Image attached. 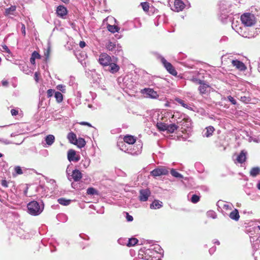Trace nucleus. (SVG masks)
<instances>
[{
  "label": "nucleus",
  "mask_w": 260,
  "mask_h": 260,
  "mask_svg": "<svg viewBox=\"0 0 260 260\" xmlns=\"http://www.w3.org/2000/svg\"><path fill=\"white\" fill-rule=\"evenodd\" d=\"M228 100L233 105H236L237 101L231 95H229L227 96Z\"/></svg>",
  "instance_id": "50"
},
{
  "label": "nucleus",
  "mask_w": 260,
  "mask_h": 260,
  "mask_svg": "<svg viewBox=\"0 0 260 260\" xmlns=\"http://www.w3.org/2000/svg\"><path fill=\"white\" fill-rule=\"evenodd\" d=\"M27 212L29 214L37 216L43 212L44 205L42 202L39 203L36 201H33L27 204Z\"/></svg>",
  "instance_id": "3"
},
{
  "label": "nucleus",
  "mask_w": 260,
  "mask_h": 260,
  "mask_svg": "<svg viewBox=\"0 0 260 260\" xmlns=\"http://www.w3.org/2000/svg\"><path fill=\"white\" fill-rule=\"evenodd\" d=\"M151 243L152 241L147 242V244H149ZM163 253L164 250L158 244H146L139 250V256L146 260H161Z\"/></svg>",
  "instance_id": "1"
},
{
  "label": "nucleus",
  "mask_w": 260,
  "mask_h": 260,
  "mask_svg": "<svg viewBox=\"0 0 260 260\" xmlns=\"http://www.w3.org/2000/svg\"><path fill=\"white\" fill-rule=\"evenodd\" d=\"M138 242V240L135 238H129L127 240L126 245L128 247L135 245Z\"/></svg>",
  "instance_id": "35"
},
{
  "label": "nucleus",
  "mask_w": 260,
  "mask_h": 260,
  "mask_svg": "<svg viewBox=\"0 0 260 260\" xmlns=\"http://www.w3.org/2000/svg\"><path fill=\"white\" fill-rule=\"evenodd\" d=\"M242 23L246 26H251L255 23V17L253 14L246 13L241 16Z\"/></svg>",
  "instance_id": "5"
},
{
  "label": "nucleus",
  "mask_w": 260,
  "mask_h": 260,
  "mask_svg": "<svg viewBox=\"0 0 260 260\" xmlns=\"http://www.w3.org/2000/svg\"><path fill=\"white\" fill-rule=\"evenodd\" d=\"M143 93L151 99H155L158 97V94L157 92L154 91L153 89L145 88L143 90Z\"/></svg>",
  "instance_id": "14"
},
{
  "label": "nucleus",
  "mask_w": 260,
  "mask_h": 260,
  "mask_svg": "<svg viewBox=\"0 0 260 260\" xmlns=\"http://www.w3.org/2000/svg\"><path fill=\"white\" fill-rule=\"evenodd\" d=\"M21 32L23 36H25V27L24 24H21Z\"/></svg>",
  "instance_id": "62"
},
{
  "label": "nucleus",
  "mask_w": 260,
  "mask_h": 260,
  "mask_svg": "<svg viewBox=\"0 0 260 260\" xmlns=\"http://www.w3.org/2000/svg\"><path fill=\"white\" fill-rule=\"evenodd\" d=\"M46 144L43 145V146L47 147L51 146L55 141V137L53 135H48L45 138Z\"/></svg>",
  "instance_id": "16"
},
{
  "label": "nucleus",
  "mask_w": 260,
  "mask_h": 260,
  "mask_svg": "<svg viewBox=\"0 0 260 260\" xmlns=\"http://www.w3.org/2000/svg\"><path fill=\"white\" fill-rule=\"evenodd\" d=\"M125 214H126V220L128 222H131L133 220L134 218H133V217L129 215L127 212H125Z\"/></svg>",
  "instance_id": "55"
},
{
  "label": "nucleus",
  "mask_w": 260,
  "mask_h": 260,
  "mask_svg": "<svg viewBox=\"0 0 260 260\" xmlns=\"http://www.w3.org/2000/svg\"><path fill=\"white\" fill-rule=\"evenodd\" d=\"M16 10V7L15 6H11V7L7 8L6 9V13L7 14H11L12 12H14Z\"/></svg>",
  "instance_id": "47"
},
{
  "label": "nucleus",
  "mask_w": 260,
  "mask_h": 260,
  "mask_svg": "<svg viewBox=\"0 0 260 260\" xmlns=\"http://www.w3.org/2000/svg\"><path fill=\"white\" fill-rule=\"evenodd\" d=\"M216 250V247L215 246H213L210 248L209 250V252L210 255H212Z\"/></svg>",
  "instance_id": "58"
},
{
  "label": "nucleus",
  "mask_w": 260,
  "mask_h": 260,
  "mask_svg": "<svg viewBox=\"0 0 260 260\" xmlns=\"http://www.w3.org/2000/svg\"><path fill=\"white\" fill-rule=\"evenodd\" d=\"M123 141L127 144L126 145H130L135 144L136 141V138L132 135H126L124 137Z\"/></svg>",
  "instance_id": "21"
},
{
  "label": "nucleus",
  "mask_w": 260,
  "mask_h": 260,
  "mask_svg": "<svg viewBox=\"0 0 260 260\" xmlns=\"http://www.w3.org/2000/svg\"><path fill=\"white\" fill-rule=\"evenodd\" d=\"M8 182L6 180H2L1 184L3 187H4L5 188L8 187Z\"/></svg>",
  "instance_id": "61"
},
{
  "label": "nucleus",
  "mask_w": 260,
  "mask_h": 260,
  "mask_svg": "<svg viewBox=\"0 0 260 260\" xmlns=\"http://www.w3.org/2000/svg\"><path fill=\"white\" fill-rule=\"evenodd\" d=\"M178 126L175 123L168 124L167 131L170 133H173L175 131L177 130Z\"/></svg>",
  "instance_id": "33"
},
{
  "label": "nucleus",
  "mask_w": 260,
  "mask_h": 260,
  "mask_svg": "<svg viewBox=\"0 0 260 260\" xmlns=\"http://www.w3.org/2000/svg\"><path fill=\"white\" fill-rule=\"evenodd\" d=\"M156 56L158 59L160 60L164 67L170 74L174 76L177 75V71L170 62L167 61L162 55L158 53H156Z\"/></svg>",
  "instance_id": "4"
},
{
  "label": "nucleus",
  "mask_w": 260,
  "mask_h": 260,
  "mask_svg": "<svg viewBox=\"0 0 260 260\" xmlns=\"http://www.w3.org/2000/svg\"><path fill=\"white\" fill-rule=\"evenodd\" d=\"M111 61H112L111 57L107 53H102L99 56V62L104 67H108Z\"/></svg>",
  "instance_id": "8"
},
{
  "label": "nucleus",
  "mask_w": 260,
  "mask_h": 260,
  "mask_svg": "<svg viewBox=\"0 0 260 260\" xmlns=\"http://www.w3.org/2000/svg\"><path fill=\"white\" fill-rule=\"evenodd\" d=\"M198 90L200 93L202 95L207 94L210 92V86L207 84L205 81H203L202 83L200 84Z\"/></svg>",
  "instance_id": "11"
},
{
  "label": "nucleus",
  "mask_w": 260,
  "mask_h": 260,
  "mask_svg": "<svg viewBox=\"0 0 260 260\" xmlns=\"http://www.w3.org/2000/svg\"><path fill=\"white\" fill-rule=\"evenodd\" d=\"M150 195L151 192L149 189H142L139 191V200L141 202H146Z\"/></svg>",
  "instance_id": "9"
},
{
  "label": "nucleus",
  "mask_w": 260,
  "mask_h": 260,
  "mask_svg": "<svg viewBox=\"0 0 260 260\" xmlns=\"http://www.w3.org/2000/svg\"><path fill=\"white\" fill-rule=\"evenodd\" d=\"M2 84L4 86H7L8 85V82L7 80H3Z\"/></svg>",
  "instance_id": "64"
},
{
  "label": "nucleus",
  "mask_w": 260,
  "mask_h": 260,
  "mask_svg": "<svg viewBox=\"0 0 260 260\" xmlns=\"http://www.w3.org/2000/svg\"><path fill=\"white\" fill-rule=\"evenodd\" d=\"M191 119L188 116L186 115V117H185V119L182 120L180 125L184 126V129L188 128L191 126Z\"/></svg>",
  "instance_id": "25"
},
{
  "label": "nucleus",
  "mask_w": 260,
  "mask_h": 260,
  "mask_svg": "<svg viewBox=\"0 0 260 260\" xmlns=\"http://www.w3.org/2000/svg\"><path fill=\"white\" fill-rule=\"evenodd\" d=\"M232 64L241 71H244L246 69V67L245 64L238 60H233L232 61Z\"/></svg>",
  "instance_id": "15"
},
{
  "label": "nucleus",
  "mask_w": 260,
  "mask_h": 260,
  "mask_svg": "<svg viewBox=\"0 0 260 260\" xmlns=\"http://www.w3.org/2000/svg\"><path fill=\"white\" fill-rule=\"evenodd\" d=\"M260 173V167H255L251 168L250 171V175L255 177Z\"/></svg>",
  "instance_id": "29"
},
{
  "label": "nucleus",
  "mask_w": 260,
  "mask_h": 260,
  "mask_svg": "<svg viewBox=\"0 0 260 260\" xmlns=\"http://www.w3.org/2000/svg\"><path fill=\"white\" fill-rule=\"evenodd\" d=\"M68 159L70 162H78L80 159V156L76 153V151L70 149L68 151Z\"/></svg>",
  "instance_id": "10"
},
{
  "label": "nucleus",
  "mask_w": 260,
  "mask_h": 260,
  "mask_svg": "<svg viewBox=\"0 0 260 260\" xmlns=\"http://www.w3.org/2000/svg\"><path fill=\"white\" fill-rule=\"evenodd\" d=\"M55 90H53V89H48L47 91V97L48 98H50L51 97L53 93H55Z\"/></svg>",
  "instance_id": "54"
},
{
  "label": "nucleus",
  "mask_w": 260,
  "mask_h": 260,
  "mask_svg": "<svg viewBox=\"0 0 260 260\" xmlns=\"http://www.w3.org/2000/svg\"><path fill=\"white\" fill-rule=\"evenodd\" d=\"M40 153L42 155H43L45 157L47 156L49 154L48 150H47L46 149L42 150V151H40Z\"/></svg>",
  "instance_id": "56"
},
{
  "label": "nucleus",
  "mask_w": 260,
  "mask_h": 260,
  "mask_svg": "<svg viewBox=\"0 0 260 260\" xmlns=\"http://www.w3.org/2000/svg\"><path fill=\"white\" fill-rule=\"evenodd\" d=\"M247 152L245 150L241 151L240 154L237 156V160L240 164H242L245 161L246 159Z\"/></svg>",
  "instance_id": "22"
},
{
  "label": "nucleus",
  "mask_w": 260,
  "mask_h": 260,
  "mask_svg": "<svg viewBox=\"0 0 260 260\" xmlns=\"http://www.w3.org/2000/svg\"><path fill=\"white\" fill-rule=\"evenodd\" d=\"M162 206V203L157 200H155L150 205V208L153 209H157L160 208Z\"/></svg>",
  "instance_id": "27"
},
{
  "label": "nucleus",
  "mask_w": 260,
  "mask_h": 260,
  "mask_svg": "<svg viewBox=\"0 0 260 260\" xmlns=\"http://www.w3.org/2000/svg\"><path fill=\"white\" fill-rule=\"evenodd\" d=\"M167 124L161 122H158L156 124V126L157 128L160 131H166L167 129Z\"/></svg>",
  "instance_id": "34"
},
{
  "label": "nucleus",
  "mask_w": 260,
  "mask_h": 260,
  "mask_svg": "<svg viewBox=\"0 0 260 260\" xmlns=\"http://www.w3.org/2000/svg\"><path fill=\"white\" fill-rule=\"evenodd\" d=\"M107 29L111 32L115 33L118 32L120 28L117 26L108 24L107 26Z\"/></svg>",
  "instance_id": "36"
},
{
  "label": "nucleus",
  "mask_w": 260,
  "mask_h": 260,
  "mask_svg": "<svg viewBox=\"0 0 260 260\" xmlns=\"http://www.w3.org/2000/svg\"><path fill=\"white\" fill-rule=\"evenodd\" d=\"M54 97L56 99V100L57 103H60L63 100V95L59 91L55 92Z\"/></svg>",
  "instance_id": "37"
},
{
  "label": "nucleus",
  "mask_w": 260,
  "mask_h": 260,
  "mask_svg": "<svg viewBox=\"0 0 260 260\" xmlns=\"http://www.w3.org/2000/svg\"><path fill=\"white\" fill-rule=\"evenodd\" d=\"M169 173L168 169L163 166L158 167L153 170L150 172V174L154 177L160 176L161 175H166Z\"/></svg>",
  "instance_id": "7"
},
{
  "label": "nucleus",
  "mask_w": 260,
  "mask_h": 260,
  "mask_svg": "<svg viewBox=\"0 0 260 260\" xmlns=\"http://www.w3.org/2000/svg\"><path fill=\"white\" fill-rule=\"evenodd\" d=\"M229 217L231 219L233 220H234L235 221H238L240 218V215L238 210L236 209H235V210H234L230 213Z\"/></svg>",
  "instance_id": "26"
},
{
  "label": "nucleus",
  "mask_w": 260,
  "mask_h": 260,
  "mask_svg": "<svg viewBox=\"0 0 260 260\" xmlns=\"http://www.w3.org/2000/svg\"><path fill=\"white\" fill-rule=\"evenodd\" d=\"M108 67V69L107 70L112 74L117 73L120 69L118 65L114 62H112V61L110 62Z\"/></svg>",
  "instance_id": "18"
},
{
  "label": "nucleus",
  "mask_w": 260,
  "mask_h": 260,
  "mask_svg": "<svg viewBox=\"0 0 260 260\" xmlns=\"http://www.w3.org/2000/svg\"><path fill=\"white\" fill-rule=\"evenodd\" d=\"M90 160L89 158H84V159L82 160L80 164V167L82 168H87L90 165Z\"/></svg>",
  "instance_id": "32"
},
{
  "label": "nucleus",
  "mask_w": 260,
  "mask_h": 260,
  "mask_svg": "<svg viewBox=\"0 0 260 260\" xmlns=\"http://www.w3.org/2000/svg\"><path fill=\"white\" fill-rule=\"evenodd\" d=\"M232 27L233 29H234L236 32H239L238 29L239 28L240 29L241 27L240 26H237V25L234 24V23H232Z\"/></svg>",
  "instance_id": "59"
},
{
  "label": "nucleus",
  "mask_w": 260,
  "mask_h": 260,
  "mask_svg": "<svg viewBox=\"0 0 260 260\" xmlns=\"http://www.w3.org/2000/svg\"><path fill=\"white\" fill-rule=\"evenodd\" d=\"M0 142L4 144H6V145H8V144H13V143L7 139H0Z\"/></svg>",
  "instance_id": "51"
},
{
  "label": "nucleus",
  "mask_w": 260,
  "mask_h": 260,
  "mask_svg": "<svg viewBox=\"0 0 260 260\" xmlns=\"http://www.w3.org/2000/svg\"><path fill=\"white\" fill-rule=\"evenodd\" d=\"M57 219L62 222H66L68 220V217L64 214H59L57 216Z\"/></svg>",
  "instance_id": "40"
},
{
  "label": "nucleus",
  "mask_w": 260,
  "mask_h": 260,
  "mask_svg": "<svg viewBox=\"0 0 260 260\" xmlns=\"http://www.w3.org/2000/svg\"><path fill=\"white\" fill-rule=\"evenodd\" d=\"M207 216L209 217H211L213 219H215L217 217L216 213L213 211H209L207 212Z\"/></svg>",
  "instance_id": "46"
},
{
  "label": "nucleus",
  "mask_w": 260,
  "mask_h": 260,
  "mask_svg": "<svg viewBox=\"0 0 260 260\" xmlns=\"http://www.w3.org/2000/svg\"><path fill=\"white\" fill-rule=\"evenodd\" d=\"M253 227H249L246 229V233L249 234V237L251 238L252 235H254V233L253 232V231H254Z\"/></svg>",
  "instance_id": "48"
},
{
  "label": "nucleus",
  "mask_w": 260,
  "mask_h": 260,
  "mask_svg": "<svg viewBox=\"0 0 260 260\" xmlns=\"http://www.w3.org/2000/svg\"><path fill=\"white\" fill-rule=\"evenodd\" d=\"M72 177L75 182H77L81 179L82 174L79 170L75 169L72 171Z\"/></svg>",
  "instance_id": "20"
},
{
  "label": "nucleus",
  "mask_w": 260,
  "mask_h": 260,
  "mask_svg": "<svg viewBox=\"0 0 260 260\" xmlns=\"http://www.w3.org/2000/svg\"><path fill=\"white\" fill-rule=\"evenodd\" d=\"M71 201H72L71 200L66 199L63 198H60L57 200L58 203L59 204L63 205V206H68V205H70V203H71Z\"/></svg>",
  "instance_id": "31"
},
{
  "label": "nucleus",
  "mask_w": 260,
  "mask_h": 260,
  "mask_svg": "<svg viewBox=\"0 0 260 260\" xmlns=\"http://www.w3.org/2000/svg\"><path fill=\"white\" fill-rule=\"evenodd\" d=\"M122 81L123 82V88H126L128 89H132L133 87V83L132 80L129 79L127 77H124L122 79Z\"/></svg>",
  "instance_id": "23"
},
{
  "label": "nucleus",
  "mask_w": 260,
  "mask_h": 260,
  "mask_svg": "<svg viewBox=\"0 0 260 260\" xmlns=\"http://www.w3.org/2000/svg\"><path fill=\"white\" fill-rule=\"evenodd\" d=\"M86 144V142L84 139L82 138H79L77 140H76L75 143L74 145L77 146L78 147L81 148L85 146Z\"/></svg>",
  "instance_id": "28"
},
{
  "label": "nucleus",
  "mask_w": 260,
  "mask_h": 260,
  "mask_svg": "<svg viewBox=\"0 0 260 260\" xmlns=\"http://www.w3.org/2000/svg\"><path fill=\"white\" fill-rule=\"evenodd\" d=\"M86 46V43L84 42V41H80V43H79V46L81 48H83L84 47H85Z\"/></svg>",
  "instance_id": "63"
},
{
  "label": "nucleus",
  "mask_w": 260,
  "mask_h": 260,
  "mask_svg": "<svg viewBox=\"0 0 260 260\" xmlns=\"http://www.w3.org/2000/svg\"><path fill=\"white\" fill-rule=\"evenodd\" d=\"M79 237L81 239L85 240H88L89 239V237L87 235H86V234H80L79 235Z\"/></svg>",
  "instance_id": "57"
},
{
  "label": "nucleus",
  "mask_w": 260,
  "mask_h": 260,
  "mask_svg": "<svg viewBox=\"0 0 260 260\" xmlns=\"http://www.w3.org/2000/svg\"><path fill=\"white\" fill-rule=\"evenodd\" d=\"M87 194L88 195L98 194V191L93 187H89L87 189Z\"/></svg>",
  "instance_id": "41"
},
{
  "label": "nucleus",
  "mask_w": 260,
  "mask_h": 260,
  "mask_svg": "<svg viewBox=\"0 0 260 260\" xmlns=\"http://www.w3.org/2000/svg\"><path fill=\"white\" fill-rule=\"evenodd\" d=\"M217 206L219 208H222L223 209L228 210H231L233 206L231 203H226L223 201L219 200L217 203Z\"/></svg>",
  "instance_id": "17"
},
{
  "label": "nucleus",
  "mask_w": 260,
  "mask_h": 260,
  "mask_svg": "<svg viewBox=\"0 0 260 260\" xmlns=\"http://www.w3.org/2000/svg\"><path fill=\"white\" fill-rule=\"evenodd\" d=\"M193 83H195L196 84H200L201 83H202V82L203 80L199 79L198 77L197 76H193L191 80H190Z\"/></svg>",
  "instance_id": "44"
},
{
  "label": "nucleus",
  "mask_w": 260,
  "mask_h": 260,
  "mask_svg": "<svg viewBox=\"0 0 260 260\" xmlns=\"http://www.w3.org/2000/svg\"><path fill=\"white\" fill-rule=\"evenodd\" d=\"M239 99L241 102L246 104L248 103L251 101L250 98L246 95L241 96Z\"/></svg>",
  "instance_id": "42"
},
{
  "label": "nucleus",
  "mask_w": 260,
  "mask_h": 260,
  "mask_svg": "<svg viewBox=\"0 0 260 260\" xmlns=\"http://www.w3.org/2000/svg\"><path fill=\"white\" fill-rule=\"evenodd\" d=\"M23 174V171L20 166H16L14 167V172L13 173L14 176L21 175Z\"/></svg>",
  "instance_id": "39"
},
{
  "label": "nucleus",
  "mask_w": 260,
  "mask_h": 260,
  "mask_svg": "<svg viewBox=\"0 0 260 260\" xmlns=\"http://www.w3.org/2000/svg\"><path fill=\"white\" fill-rule=\"evenodd\" d=\"M175 101L178 104H180L183 107H187V104L185 103L184 101L179 98H176Z\"/></svg>",
  "instance_id": "45"
},
{
  "label": "nucleus",
  "mask_w": 260,
  "mask_h": 260,
  "mask_svg": "<svg viewBox=\"0 0 260 260\" xmlns=\"http://www.w3.org/2000/svg\"><path fill=\"white\" fill-rule=\"evenodd\" d=\"M118 145L121 150L133 155H138L140 154L142 148V144L141 142L130 145H126L122 142L121 146H120V143H119Z\"/></svg>",
  "instance_id": "2"
},
{
  "label": "nucleus",
  "mask_w": 260,
  "mask_h": 260,
  "mask_svg": "<svg viewBox=\"0 0 260 260\" xmlns=\"http://www.w3.org/2000/svg\"><path fill=\"white\" fill-rule=\"evenodd\" d=\"M141 5L144 11L146 12L149 10V6L147 2L141 3Z\"/></svg>",
  "instance_id": "49"
},
{
  "label": "nucleus",
  "mask_w": 260,
  "mask_h": 260,
  "mask_svg": "<svg viewBox=\"0 0 260 260\" xmlns=\"http://www.w3.org/2000/svg\"><path fill=\"white\" fill-rule=\"evenodd\" d=\"M50 52V47H48L47 49L44 51V56H45L46 59H48L49 57Z\"/></svg>",
  "instance_id": "52"
},
{
  "label": "nucleus",
  "mask_w": 260,
  "mask_h": 260,
  "mask_svg": "<svg viewBox=\"0 0 260 260\" xmlns=\"http://www.w3.org/2000/svg\"><path fill=\"white\" fill-rule=\"evenodd\" d=\"M106 47L108 50L116 55H120L122 54L121 47L118 44H116V43L109 41Z\"/></svg>",
  "instance_id": "6"
},
{
  "label": "nucleus",
  "mask_w": 260,
  "mask_h": 260,
  "mask_svg": "<svg viewBox=\"0 0 260 260\" xmlns=\"http://www.w3.org/2000/svg\"><path fill=\"white\" fill-rule=\"evenodd\" d=\"M31 57L37 59L40 58V55L36 51H34L31 54Z\"/></svg>",
  "instance_id": "53"
},
{
  "label": "nucleus",
  "mask_w": 260,
  "mask_h": 260,
  "mask_svg": "<svg viewBox=\"0 0 260 260\" xmlns=\"http://www.w3.org/2000/svg\"><path fill=\"white\" fill-rule=\"evenodd\" d=\"M215 131L213 126H209L206 128V131L203 133V136L206 137H210L212 135L213 133Z\"/></svg>",
  "instance_id": "24"
},
{
  "label": "nucleus",
  "mask_w": 260,
  "mask_h": 260,
  "mask_svg": "<svg viewBox=\"0 0 260 260\" xmlns=\"http://www.w3.org/2000/svg\"><path fill=\"white\" fill-rule=\"evenodd\" d=\"M67 138L69 142L73 144L75 143L76 140L77 139L76 134L73 132L69 133L68 135Z\"/></svg>",
  "instance_id": "30"
},
{
  "label": "nucleus",
  "mask_w": 260,
  "mask_h": 260,
  "mask_svg": "<svg viewBox=\"0 0 260 260\" xmlns=\"http://www.w3.org/2000/svg\"><path fill=\"white\" fill-rule=\"evenodd\" d=\"M11 113L12 116H16L18 114V110L17 109H12L11 110Z\"/></svg>",
  "instance_id": "60"
},
{
  "label": "nucleus",
  "mask_w": 260,
  "mask_h": 260,
  "mask_svg": "<svg viewBox=\"0 0 260 260\" xmlns=\"http://www.w3.org/2000/svg\"><path fill=\"white\" fill-rule=\"evenodd\" d=\"M56 13L58 16L63 18L67 14V8L63 6H59L57 8Z\"/></svg>",
  "instance_id": "19"
},
{
  "label": "nucleus",
  "mask_w": 260,
  "mask_h": 260,
  "mask_svg": "<svg viewBox=\"0 0 260 260\" xmlns=\"http://www.w3.org/2000/svg\"><path fill=\"white\" fill-rule=\"evenodd\" d=\"M171 174L174 177L183 178V176L179 172H177L175 169H172L171 170Z\"/></svg>",
  "instance_id": "38"
},
{
  "label": "nucleus",
  "mask_w": 260,
  "mask_h": 260,
  "mask_svg": "<svg viewBox=\"0 0 260 260\" xmlns=\"http://www.w3.org/2000/svg\"><path fill=\"white\" fill-rule=\"evenodd\" d=\"M185 117H186V115L182 114L177 112H175L173 115L172 119L173 121L176 122L177 124H180L182 120L185 119Z\"/></svg>",
  "instance_id": "12"
},
{
  "label": "nucleus",
  "mask_w": 260,
  "mask_h": 260,
  "mask_svg": "<svg viewBox=\"0 0 260 260\" xmlns=\"http://www.w3.org/2000/svg\"><path fill=\"white\" fill-rule=\"evenodd\" d=\"M185 8V4L181 0H175L172 10L176 12L182 11Z\"/></svg>",
  "instance_id": "13"
},
{
  "label": "nucleus",
  "mask_w": 260,
  "mask_h": 260,
  "mask_svg": "<svg viewBox=\"0 0 260 260\" xmlns=\"http://www.w3.org/2000/svg\"><path fill=\"white\" fill-rule=\"evenodd\" d=\"M200 196L197 194H193L190 199V201L192 203L196 204L200 201Z\"/></svg>",
  "instance_id": "43"
}]
</instances>
